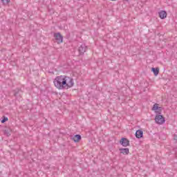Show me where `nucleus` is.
<instances>
[{"mask_svg": "<svg viewBox=\"0 0 177 177\" xmlns=\"http://www.w3.org/2000/svg\"><path fill=\"white\" fill-rule=\"evenodd\" d=\"M53 82L57 89H68L74 86V80L66 75L57 76Z\"/></svg>", "mask_w": 177, "mask_h": 177, "instance_id": "nucleus-1", "label": "nucleus"}, {"mask_svg": "<svg viewBox=\"0 0 177 177\" xmlns=\"http://www.w3.org/2000/svg\"><path fill=\"white\" fill-rule=\"evenodd\" d=\"M155 121L156 124H159V125H161L165 122V118H164V116L162 115H156L155 117Z\"/></svg>", "mask_w": 177, "mask_h": 177, "instance_id": "nucleus-2", "label": "nucleus"}, {"mask_svg": "<svg viewBox=\"0 0 177 177\" xmlns=\"http://www.w3.org/2000/svg\"><path fill=\"white\" fill-rule=\"evenodd\" d=\"M54 38L57 44H62L63 42V35L60 32L54 33Z\"/></svg>", "mask_w": 177, "mask_h": 177, "instance_id": "nucleus-3", "label": "nucleus"}, {"mask_svg": "<svg viewBox=\"0 0 177 177\" xmlns=\"http://www.w3.org/2000/svg\"><path fill=\"white\" fill-rule=\"evenodd\" d=\"M119 143L123 146V147H127L129 146V140L126 138H122Z\"/></svg>", "mask_w": 177, "mask_h": 177, "instance_id": "nucleus-4", "label": "nucleus"}, {"mask_svg": "<svg viewBox=\"0 0 177 177\" xmlns=\"http://www.w3.org/2000/svg\"><path fill=\"white\" fill-rule=\"evenodd\" d=\"M86 49H88V48L85 46V44H82L78 49L80 55H84V53L86 52Z\"/></svg>", "mask_w": 177, "mask_h": 177, "instance_id": "nucleus-5", "label": "nucleus"}, {"mask_svg": "<svg viewBox=\"0 0 177 177\" xmlns=\"http://www.w3.org/2000/svg\"><path fill=\"white\" fill-rule=\"evenodd\" d=\"M136 138H137V139H142V138H143V131L140 129L137 130L136 132Z\"/></svg>", "mask_w": 177, "mask_h": 177, "instance_id": "nucleus-6", "label": "nucleus"}, {"mask_svg": "<svg viewBox=\"0 0 177 177\" xmlns=\"http://www.w3.org/2000/svg\"><path fill=\"white\" fill-rule=\"evenodd\" d=\"M71 139H72V140H73V142L77 143V142H80V140H81V135L77 134L75 136H73Z\"/></svg>", "mask_w": 177, "mask_h": 177, "instance_id": "nucleus-7", "label": "nucleus"}, {"mask_svg": "<svg viewBox=\"0 0 177 177\" xmlns=\"http://www.w3.org/2000/svg\"><path fill=\"white\" fill-rule=\"evenodd\" d=\"M120 153L122 154H129V148H120L119 149Z\"/></svg>", "mask_w": 177, "mask_h": 177, "instance_id": "nucleus-8", "label": "nucleus"}, {"mask_svg": "<svg viewBox=\"0 0 177 177\" xmlns=\"http://www.w3.org/2000/svg\"><path fill=\"white\" fill-rule=\"evenodd\" d=\"M23 91H21V89L19 88H16L15 90H14V96L15 97H17V96H20V93H21Z\"/></svg>", "mask_w": 177, "mask_h": 177, "instance_id": "nucleus-9", "label": "nucleus"}, {"mask_svg": "<svg viewBox=\"0 0 177 177\" xmlns=\"http://www.w3.org/2000/svg\"><path fill=\"white\" fill-rule=\"evenodd\" d=\"M151 71L154 75L157 76L160 73V68H151Z\"/></svg>", "mask_w": 177, "mask_h": 177, "instance_id": "nucleus-10", "label": "nucleus"}, {"mask_svg": "<svg viewBox=\"0 0 177 177\" xmlns=\"http://www.w3.org/2000/svg\"><path fill=\"white\" fill-rule=\"evenodd\" d=\"M159 17L161 19H165L167 17V12L166 11H160L159 13Z\"/></svg>", "mask_w": 177, "mask_h": 177, "instance_id": "nucleus-11", "label": "nucleus"}, {"mask_svg": "<svg viewBox=\"0 0 177 177\" xmlns=\"http://www.w3.org/2000/svg\"><path fill=\"white\" fill-rule=\"evenodd\" d=\"M160 109H162V107L158 106V104H153L151 110L152 111H156L157 110H160Z\"/></svg>", "mask_w": 177, "mask_h": 177, "instance_id": "nucleus-12", "label": "nucleus"}, {"mask_svg": "<svg viewBox=\"0 0 177 177\" xmlns=\"http://www.w3.org/2000/svg\"><path fill=\"white\" fill-rule=\"evenodd\" d=\"M162 111V108L155 111V113H156V115H161Z\"/></svg>", "mask_w": 177, "mask_h": 177, "instance_id": "nucleus-13", "label": "nucleus"}, {"mask_svg": "<svg viewBox=\"0 0 177 177\" xmlns=\"http://www.w3.org/2000/svg\"><path fill=\"white\" fill-rule=\"evenodd\" d=\"M8 118L5 117V116H3V119L1 120V123L2 124H5V122H6V121H8Z\"/></svg>", "mask_w": 177, "mask_h": 177, "instance_id": "nucleus-14", "label": "nucleus"}, {"mask_svg": "<svg viewBox=\"0 0 177 177\" xmlns=\"http://www.w3.org/2000/svg\"><path fill=\"white\" fill-rule=\"evenodd\" d=\"M2 3L4 5H8L10 2V0H1Z\"/></svg>", "mask_w": 177, "mask_h": 177, "instance_id": "nucleus-15", "label": "nucleus"}, {"mask_svg": "<svg viewBox=\"0 0 177 177\" xmlns=\"http://www.w3.org/2000/svg\"><path fill=\"white\" fill-rule=\"evenodd\" d=\"M4 133L5 135H7V136H10V133L9 132V130H5Z\"/></svg>", "mask_w": 177, "mask_h": 177, "instance_id": "nucleus-16", "label": "nucleus"}, {"mask_svg": "<svg viewBox=\"0 0 177 177\" xmlns=\"http://www.w3.org/2000/svg\"><path fill=\"white\" fill-rule=\"evenodd\" d=\"M174 140H176V142H177V135H174Z\"/></svg>", "mask_w": 177, "mask_h": 177, "instance_id": "nucleus-17", "label": "nucleus"}, {"mask_svg": "<svg viewBox=\"0 0 177 177\" xmlns=\"http://www.w3.org/2000/svg\"><path fill=\"white\" fill-rule=\"evenodd\" d=\"M124 1H126V2H128L129 0H124Z\"/></svg>", "mask_w": 177, "mask_h": 177, "instance_id": "nucleus-18", "label": "nucleus"}]
</instances>
